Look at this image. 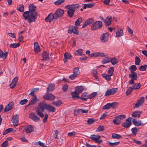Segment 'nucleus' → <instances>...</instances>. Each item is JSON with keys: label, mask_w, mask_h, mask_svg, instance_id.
<instances>
[{"label": "nucleus", "mask_w": 147, "mask_h": 147, "mask_svg": "<svg viewBox=\"0 0 147 147\" xmlns=\"http://www.w3.org/2000/svg\"><path fill=\"white\" fill-rule=\"evenodd\" d=\"M131 131L132 133L135 136L136 135L138 131V129L136 127L132 128L131 129Z\"/></svg>", "instance_id": "45"}, {"label": "nucleus", "mask_w": 147, "mask_h": 147, "mask_svg": "<svg viewBox=\"0 0 147 147\" xmlns=\"http://www.w3.org/2000/svg\"><path fill=\"white\" fill-rule=\"evenodd\" d=\"M116 37H120L123 34V30L121 29H120V30H119L118 31H117L116 33Z\"/></svg>", "instance_id": "32"}, {"label": "nucleus", "mask_w": 147, "mask_h": 147, "mask_svg": "<svg viewBox=\"0 0 147 147\" xmlns=\"http://www.w3.org/2000/svg\"><path fill=\"white\" fill-rule=\"evenodd\" d=\"M65 8L68 9L67 11V13L68 16L70 18H72L74 15V13L75 12L74 10L71 9L69 7L65 6Z\"/></svg>", "instance_id": "18"}, {"label": "nucleus", "mask_w": 147, "mask_h": 147, "mask_svg": "<svg viewBox=\"0 0 147 147\" xmlns=\"http://www.w3.org/2000/svg\"><path fill=\"white\" fill-rule=\"evenodd\" d=\"M17 9L20 12H23L24 11V6L21 5H18L17 7Z\"/></svg>", "instance_id": "37"}, {"label": "nucleus", "mask_w": 147, "mask_h": 147, "mask_svg": "<svg viewBox=\"0 0 147 147\" xmlns=\"http://www.w3.org/2000/svg\"><path fill=\"white\" fill-rule=\"evenodd\" d=\"M90 56L92 57H98V52L92 53L90 55Z\"/></svg>", "instance_id": "62"}, {"label": "nucleus", "mask_w": 147, "mask_h": 147, "mask_svg": "<svg viewBox=\"0 0 147 147\" xmlns=\"http://www.w3.org/2000/svg\"><path fill=\"white\" fill-rule=\"evenodd\" d=\"M30 118L35 122H38L40 120V118L34 113H31L29 115Z\"/></svg>", "instance_id": "8"}, {"label": "nucleus", "mask_w": 147, "mask_h": 147, "mask_svg": "<svg viewBox=\"0 0 147 147\" xmlns=\"http://www.w3.org/2000/svg\"><path fill=\"white\" fill-rule=\"evenodd\" d=\"M140 62L141 60L138 57H136L135 58V64L137 65H139Z\"/></svg>", "instance_id": "42"}, {"label": "nucleus", "mask_w": 147, "mask_h": 147, "mask_svg": "<svg viewBox=\"0 0 147 147\" xmlns=\"http://www.w3.org/2000/svg\"><path fill=\"white\" fill-rule=\"evenodd\" d=\"M20 44V43L18 42V43H13L10 45L9 46L10 47L15 48L18 47Z\"/></svg>", "instance_id": "47"}, {"label": "nucleus", "mask_w": 147, "mask_h": 147, "mask_svg": "<svg viewBox=\"0 0 147 147\" xmlns=\"http://www.w3.org/2000/svg\"><path fill=\"white\" fill-rule=\"evenodd\" d=\"M64 13V11L60 9H57L54 14L55 16V19H57L61 16Z\"/></svg>", "instance_id": "7"}, {"label": "nucleus", "mask_w": 147, "mask_h": 147, "mask_svg": "<svg viewBox=\"0 0 147 147\" xmlns=\"http://www.w3.org/2000/svg\"><path fill=\"white\" fill-rule=\"evenodd\" d=\"M129 69L130 70L131 73V72H134L137 69V68L135 65H133L131 66L129 68Z\"/></svg>", "instance_id": "36"}, {"label": "nucleus", "mask_w": 147, "mask_h": 147, "mask_svg": "<svg viewBox=\"0 0 147 147\" xmlns=\"http://www.w3.org/2000/svg\"><path fill=\"white\" fill-rule=\"evenodd\" d=\"M132 122L136 126H138L140 125H143L144 124H143L141 123L140 122H137V119L136 118L133 119H132ZM146 123V122L144 123L145 124Z\"/></svg>", "instance_id": "23"}, {"label": "nucleus", "mask_w": 147, "mask_h": 147, "mask_svg": "<svg viewBox=\"0 0 147 147\" xmlns=\"http://www.w3.org/2000/svg\"><path fill=\"white\" fill-rule=\"evenodd\" d=\"M109 33L107 32L103 34L100 38L101 41L103 42H105L108 40Z\"/></svg>", "instance_id": "12"}, {"label": "nucleus", "mask_w": 147, "mask_h": 147, "mask_svg": "<svg viewBox=\"0 0 147 147\" xmlns=\"http://www.w3.org/2000/svg\"><path fill=\"white\" fill-rule=\"evenodd\" d=\"M114 71V67H110L108 71V75H110V76H112L113 74Z\"/></svg>", "instance_id": "43"}, {"label": "nucleus", "mask_w": 147, "mask_h": 147, "mask_svg": "<svg viewBox=\"0 0 147 147\" xmlns=\"http://www.w3.org/2000/svg\"><path fill=\"white\" fill-rule=\"evenodd\" d=\"M86 21L87 24L89 25L93 23L94 21V20L93 18H90L87 20Z\"/></svg>", "instance_id": "55"}, {"label": "nucleus", "mask_w": 147, "mask_h": 147, "mask_svg": "<svg viewBox=\"0 0 147 147\" xmlns=\"http://www.w3.org/2000/svg\"><path fill=\"white\" fill-rule=\"evenodd\" d=\"M111 106L110 103H108L105 105L102 108L103 110L108 109L111 108Z\"/></svg>", "instance_id": "49"}, {"label": "nucleus", "mask_w": 147, "mask_h": 147, "mask_svg": "<svg viewBox=\"0 0 147 147\" xmlns=\"http://www.w3.org/2000/svg\"><path fill=\"white\" fill-rule=\"evenodd\" d=\"M45 109L53 112H55V108L54 107L47 105L45 101H42L39 103L38 107L36 108V113L40 117L43 118L44 115L42 112L44 111Z\"/></svg>", "instance_id": "1"}, {"label": "nucleus", "mask_w": 147, "mask_h": 147, "mask_svg": "<svg viewBox=\"0 0 147 147\" xmlns=\"http://www.w3.org/2000/svg\"><path fill=\"white\" fill-rule=\"evenodd\" d=\"M44 99L52 101L55 98V96L52 94L49 93L43 96Z\"/></svg>", "instance_id": "13"}, {"label": "nucleus", "mask_w": 147, "mask_h": 147, "mask_svg": "<svg viewBox=\"0 0 147 147\" xmlns=\"http://www.w3.org/2000/svg\"><path fill=\"white\" fill-rule=\"evenodd\" d=\"M7 52L4 53L0 49V57L3 58V59H5L7 56Z\"/></svg>", "instance_id": "28"}, {"label": "nucleus", "mask_w": 147, "mask_h": 147, "mask_svg": "<svg viewBox=\"0 0 147 147\" xmlns=\"http://www.w3.org/2000/svg\"><path fill=\"white\" fill-rule=\"evenodd\" d=\"M118 104V103L117 102H114L110 103L111 107L113 109L117 107Z\"/></svg>", "instance_id": "44"}, {"label": "nucleus", "mask_w": 147, "mask_h": 147, "mask_svg": "<svg viewBox=\"0 0 147 147\" xmlns=\"http://www.w3.org/2000/svg\"><path fill=\"white\" fill-rule=\"evenodd\" d=\"M37 100H39L36 97L32 99L29 102V105H34L35 104Z\"/></svg>", "instance_id": "34"}, {"label": "nucleus", "mask_w": 147, "mask_h": 147, "mask_svg": "<svg viewBox=\"0 0 147 147\" xmlns=\"http://www.w3.org/2000/svg\"><path fill=\"white\" fill-rule=\"evenodd\" d=\"M23 16L26 20H28V21L29 23L34 22L32 21V20H31V19L30 18V13L28 11L24 12L23 13Z\"/></svg>", "instance_id": "11"}, {"label": "nucleus", "mask_w": 147, "mask_h": 147, "mask_svg": "<svg viewBox=\"0 0 147 147\" xmlns=\"http://www.w3.org/2000/svg\"><path fill=\"white\" fill-rule=\"evenodd\" d=\"M100 136L99 135H96L93 134L91 135L90 138L94 141L95 142L99 144H100L102 142V140L99 139L100 138Z\"/></svg>", "instance_id": "6"}, {"label": "nucleus", "mask_w": 147, "mask_h": 147, "mask_svg": "<svg viewBox=\"0 0 147 147\" xmlns=\"http://www.w3.org/2000/svg\"><path fill=\"white\" fill-rule=\"evenodd\" d=\"M79 94L78 93L75 91V92H73L71 93L72 97L74 99H75L76 98H80V96L78 95Z\"/></svg>", "instance_id": "29"}, {"label": "nucleus", "mask_w": 147, "mask_h": 147, "mask_svg": "<svg viewBox=\"0 0 147 147\" xmlns=\"http://www.w3.org/2000/svg\"><path fill=\"white\" fill-rule=\"evenodd\" d=\"M8 144V142L7 141L4 142L1 144V146L3 147H6L7 146Z\"/></svg>", "instance_id": "61"}, {"label": "nucleus", "mask_w": 147, "mask_h": 147, "mask_svg": "<svg viewBox=\"0 0 147 147\" xmlns=\"http://www.w3.org/2000/svg\"><path fill=\"white\" fill-rule=\"evenodd\" d=\"M110 61V62H111L112 64L113 65H115L117 64L118 62V60L115 58H113L111 59Z\"/></svg>", "instance_id": "40"}, {"label": "nucleus", "mask_w": 147, "mask_h": 147, "mask_svg": "<svg viewBox=\"0 0 147 147\" xmlns=\"http://www.w3.org/2000/svg\"><path fill=\"white\" fill-rule=\"evenodd\" d=\"M65 1V0H57L55 2V4L56 5H60L62 3Z\"/></svg>", "instance_id": "51"}, {"label": "nucleus", "mask_w": 147, "mask_h": 147, "mask_svg": "<svg viewBox=\"0 0 147 147\" xmlns=\"http://www.w3.org/2000/svg\"><path fill=\"white\" fill-rule=\"evenodd\" d=\"M55 85L54 84H51L48 86L47 90V92H52L55 88Z\"/></svg>", "instance_id": "27"}, {"label": "nucleus", "mask_w": 147, "mask_h": 147, "mask_svg": "<svg viewBox=\"0 0 147 147\" xmlns=\"http://www.w3.org/2000/svg\"><path fill=\"white\" fill-rule=\"evenodd\" d=\"M77 76L74 74L73 73V74L70 76L69 77V78L70 79L73 80L76 77H77Z\"/></svg>", "instance_id": "64"}, {"label": "nucleus", "mask_w": 147, "mask_h": 147, "mask_svg": "<svg viewBox=\"0 0 147 147\" xmlns=\"http://www.w3.org/2000/svg\"><path fill=\"white\" fill-rule=\"evenodd\" d=\"M142 112L140 111H136L134 112L132 114V116L134 117H138L139 118L142 113Z\"/></svg>", "instance_id": "22"}, {"label": "nucleus", "mask_w": 147, "mask_h": 147, "mask_svg": "<svg viewBox=\"0 0 147 147\" xmlns=\"http://www.w3.org/2000/svg\"><path fill=\"white\" fill-rule=\"evenodd\" d=\"M82 18H78L75 23V25L76 26H78L80 24V23L82 21Z\"/></svg>", "instance_id": "39"}, {"label": "nucleus", "mask_w": 147, "mask_h": 147, "mask_svg": "<svg viewBox=\"0 0 147 147\" xmlns=\"http://www.w3.org/2000/svg\"><path fill=\"white\" fill-rule=\"evenodd\" d=\"M42 57L43 59L42 60H48L49 59L48 53L46 51L44 52L42 54Z\"/></svg>", "instance_id": "24"}, {"label": "nucleus", "mask_w": 147, "mask_h": 147, "mask_svg": "<svg viewBox=\"0 0 147 147\" xmlns=\"http://www.w3.org/2000/svg\"><path fill=\"white\" fill-rule=\"evenodd\" d=\"M102 26V22L100 21H96L93 23L91 27L92 30H96L101 28Z\"/></svg>", "instance_id": "3"}, {"label": "nucleus", "mask_w": 147, "mask_h": 147, "mask_svg": "<svg viewBox=\"0 0 147 147\" xmlns=\"http://www.w3.org/2000/svg\"><path fill=\"white\" fill-rule=\"evenodd\" d=\"M109 62H110V60L108 57L103 59L102 61V63L103 64L108 63Z\"/></svg>", "instance_id": "52"}, {"label": "nucleus", "mask_w": 147, "mask_h": 147, "mask_svg": "<svg viewBox=\"0 0 147 147\" xmlns=\"http://www.w3.org/2000/svg\"><path fill=\"white\" fill-rule=\"evenodd\" d=\"M82 49H79L76 51L75 54L76 55H82L83 54L82 53Z\"/></svg>", "instance_id": "54"}, {"label": "nucleus", "mask_w": 147, "mask_h": 147, "mask_svg": "<svg viewBox=\"0 0 147 147\" xmlns=\"http://www.w3.org/2000/svg\"><path fill=\"white\" fill-rule=\"evenodd\" d=\"M12 122L14 124V126H17L18 124V115L17 114L15 115L12 118Z\"/></svg>", "instance_id": "14"}, {"label": "nucleus", "mask_w": 147, "mask_h": 147, "mask_svg": "<svg viewBox=\"0 0 147 147\" xmlns=\"http://www.w3.org/2000/svg\"><path fill=\"white\" fill-rule=\"evenodd\" d=\"M131 123H130V122L129 123L127 121H125L122 123V126L124 127L125 128H128L131 125Z\"/></svg>", "instance_id": "30"}, {"label": "nucleus", "mask_w": 147, "mask_h": 147, "mask_svg": "<svg viewBox=\"0 0 147 147\" xmlns=\"http://www.w3.org/2000/svg\"><path fill=\"white\" fill-rule=\"evenodd\" d=\"M34 50L36 53H38L40 51V46L37 42L34 43Z\"/></svg>", "instance_id": "21"}, {"label": "nucleus", "mask_w": 147, "mask_h": 147, "mask_svg": "<svg viewBox=\"0 0 147 147\" xmlns=\"http://www.w3.org/2000/svg\"><path fill=\"white\" fill-rule=\"evenodd\" d=\"M131 88V87H129L127 90L126 93V94L127 95H128L131 93L132 91V89Z\"/></svg>", "instance_id": "56"}, {"label": "nucleus", "mask_w": 147, "mask_h": 147, "mask_svg": "<svg viewBox=\"0 0 147 147\" xmlns=\"http://www.w3.org/2000/svg\"><path fill=\"white\" fill-rule=\"evenodd\" d=\"M80 109H79L77 110H75L74 111V114L75 115H78L79 113H81Z\"/></svg>", "instance_id": "60"}, {"label": "nucleus", "mask_w": 147, "mask_h": 147, "mask_svg": "<svg viewBox=\"0 0 147 147\" xmlns=\"http://www.w3.org/2000/svg\"><path fill=\"white\" fill-rule=\"evenodd\" d=\"M62 102L61 101L59 100H58L56 101H54L52 103V104L56 106H59L61 104Z\"/></svg>", "instance_id": "35"}, {"label": "nucleus", "mask_w": 147, "mask_h": 147, "mask_svg": "<svg viewBox=\"0 0 147 147\" xmlns=\"http://www.w3.org/2000/svg\"><path fill=\"white\" fill-rule=\"evenodd\" d=\"M13 129L12 128H9L6 129L3 133V135H5L8 133L12 131Z\"/></svg>", "instance_id": "53"}, {"label": "nucleus", "mask_w": 147, "mask_h": 147, "mask_svg": "<svg viewBox=\"0 0 147 147\" xmlns=\"http://www.w3.org/2000/svg\"><path fill=\"white\" fill-rule=\"evenodd\" d=\"M125 116L123 115L116 116L115 117V119H113V122L114 124L119 125L121 123V120L125 118Z\"/></svg>", "instance_id": "4"}, {"label": "nucleus", "mask_w": 147, "mask_h": 147, "mask_svg": "<svg viewBox=\"0 0 147 147\" xmlns=\"http://www.w3.org/2000/svg\"><path fill=\"white\" fill-rule=\"evenodd\" d=\"M95 121L94 119L93 118H89L87 121L88 124L90 125L93 123Z\"/></svg>", "instance_id": "48"}, {"label": "nucleus", "mask_w": 147, "mask_h": 147, "mask_svg": "<svg viewBox=\"0 0 147 147\" xmlns=\"http://www.w3.org/2000/svg\"><path fill=\"white\" fill-rule=\"evenodd\" d=\"M80 5L78 3L71 5H66V7H69L71 9H74L75 11V10L78 9Z\"/></svg>", "instance_id": "19"}, {"label": "nucleus", "mask_w": 147, "mask_h": 147, "mask_svg": "<svg viewBox=\"0 0 147 147\" xmlns=\"http://www.w3.org/2000/svg\"><path fill=\"white\" fill-rule=\"evenodd\" d=\"M112 20V17L110 16H108L104 20L106 26H109L111 24Z\"/></svg>", "instance_id": "20"}, {"label": "nucleus", "mask_w": 147, "mask_h": 147, "mask_svg": "<svg viewBox=\"0 0 147 147\" xmlns=\"http://www.w3.org/2000/svg\"><path fill=\"white\" fill-rule=\"evenodd\" d=\"M71 57V55L68 52H65L64 54V58L69 59Z\"/></svg>", "instance_id": "50"}, {"label": "nucleus", "mask_w": 147, "mask_h": 147, "mask_svg": "<svg viewBox=\"0 0 147 147\" xmlns=\"http://www.w3.org/2000/svg\"><path fill=\"white\" fill-rule=\"evenodd\" d=\"M28 102V100L27 99H24L21 100L20 102V104L21 105H23L26 103Z\"/></svg>", "instance_id": "58"}, {"label": "nucleus", "mask_w": 147, "mask_h": 147, "mask_svg": "<svg viewBox=\"0 0 147 147\" xmlns=\"http://www.w3.org/2000/svg\"><path fill=\"white\" fill-rule=\"evenodd\" d=\"M120 143L119 142H111L109 141L107 142V144H109L110 146H117Z\"/></svg>", "instance_id": "41"}, {"label": "nucleus", "mask_w": 147, "mask_h": 147, "mask_svg": "<svg viewBox=\"0 0 147 147\" xmlns=\"http://www.w3.org/2000/svg\"><path fill=\"white\" fill-rule=\"evenodd\" d=\"M95 4V3H90L88 4H84V5H86L87 7L88 8H91L93 7Z\"/></svg>", "instance_id": "57"}, {"label": "nucleus", "mask_w": 147, "mask_h": 147, "mask_svg": "<svg viewBox=\"0 0 147 147\" xmlns=\"http://www.w3.org/2000/svg\"><path fill=\"white\" fill-rule=\"evenodd\" d=\"M117 91V88H113L107 90L105 94L106 96H108L110 95H112L115 93Z\"/></svg>", "instance_id": "10"}, {"label": "nucleus", "mask_w": 147, "mask_h": 147, "mask_svg": "<svg viewBox=\"0 0 147 147\" xmlns=\"http://www.w3.org/2000/svg\"><path fill=\"white\" fill-rule=\"evenodd\" d=\"M97 129L98 131H102L104 130V127L103 126L100 125Z\"/></svg>", "instance_id": "59"}, {"label": "nucleus", "mask_w": 147, "mask_h": 147, "mask_svg": "<svg viewBox=\"0 0 147 147\" xmlns=\"http://www.w3.org/2000/svg\"><path fill=\"white\" fill-rule=\"evenodd\" d=\"M34 130L33 127L31 125H29L27 126L25 131L27 133H30Z\"/></svg>", "instance_id": "26"}, {"label": "nucleus", "mask_w": 147, "mask_h": 147, "mask_svg": "<svg viewBox=\"0 0 147 147\" xmlns=\"http://www.w3.org/2000/svg\"><path fill=\"white\" fill-rule=\"evenodd\" d=\"M144 97H141L137 101L135 104L134 107L138 108L140 106L142 105L144 102Z\"/></svg>", "instance_id": "16"}, {"label": "nucleus", "mask_w": 147, "mask_h": 147, "mask_svg": "<svg viewBox=\"0 0 147 147\" xmlns=\"http://www.w3.org/2000/svg\"><path fill=\"white\" fill-rule=\"evenodd\" d=\"M84 90V88L82 86H78L75 88V91L79 94L81 93Z\"/></svg>", "instance_id": "25"}, {"label": "nucleus", "mask_w": 147, "mask_h": 147, "mask_svg": "<svg viewBox=\"0 0 147 147\" xmlns=\"http://www.w3.org/2000/svg\"><path fill=\"white\" fill-rule=\"evenodd\" d=\"M78 27L75 26H72L71 29H69L68 30V33L71 34L73 33L74 34H76L78 35L79 34V32L78 30Z\"/></svg>", "instance_id": "9"}, {"label": "nucleus", "mask_w": 147, "mask_h": 147, "mask_svg": "<svg viewBox=\"0 0 147 147\" xmlns=\"http://www.w3.org/2000/svg\"><path fill=\"white\" fill-rule=\"evenodd\" d=\"M13 105V102H9L5 108L4 110V112H7L10 111L12 109Z\"/></svg>", "instance_id": "15"}, {"label": "nucleus", "mask_w": 147, "mask_h": 147, "mask_svg": "<svg viewBox=\"0 0 147 147\" xmlns=\"http://www.w3.org/2000/svg\"><path fill=\"white\" fill-rule=\"evenodd\" d=\"M55 19V16L53 13L50 14L46 18L45 21L47 22H51L53 20Z\"/></svg>", "instance_id": "17"}, {"label": "nucleus", "mask_w": 147, "mask_h": 147, "mask_svg": "<svg viewBox=\"0 0 147 147\" xmlns=\"http://www.w3.org/2000/svg\"><path fill=\"white\" fill-rule=\"evenodd\" d=\"M102 76L108 81L110 80L111 79L110 77L111 76H110V75H107L106 74H102Z\"/></svg>", "instance_id": "31"}, {"label": "nucleus", "mask_w": 147, "mask_h": 147, "mask_svg": "<svg viewBox=\"0 0 147 147\" xmlns=\"http://www.w3.org/2000/svg\"><path fill=\"white\" fill-rule=\"evenodd\" d=\"M36 7L33 4L29 5V10L28 11L30 13V18L32 21H35L36 19L37 18L38 16L37 12L36 11Z\"/></svg>", "instance_id": "2"}, {"label": "nucleus", "mask_w": 147, "mask_h": 147, "mask_svg": "<svg viewBox=\"0 0 147 147\" xmlns=\"http://www.w3.org/2000/svg\"><path fill=\"white\" fill-rule=\"evenodd\" d=\"M96 95L97 93L96 92H93L90 94L88 95V98L89 99H91L94 97L96 96Z\"/></svg>", "instance_id": "46"}, {"label": "nucleus", "mask_w": 147, "mask_h": 147, "mask_svg": "<svg viewBox=\"0 0 147 147\" xmlns=\"http://www.w3.org/2000/svg\"><path fill=\"white\" fill-rule=\"evenodd\" d=\"M129 77L131 79L129 82V84L131 85L134 84V80H137L138 78L137 74L135 72H131L129 74Z\"/></svg>", "instance_id": "5"}, {"label": "nucleus", "mask_w": 147, "mask_h": 147, "mask_svg": "<svg viewBox=\"0 0 147 147\" xmlns=\"http://www.w3.org/2000/svg\"><path fill=\"white\" fill-rule=\"evenodd\" d=\"M48 118V115L47 114L45 115V117L43 120V122L44 123H45L47 121V119Z\"/></svg>", "instance_id": "63"}, {"label": "nucleus", "mask_w": 147, "mask_h": 147, "mask_svg": "<svg viewBox=\"0 0 147 147\" xmlns=\"http://www.w3.org/2000/svg\"><path fill=\"white\" fill-rule=\"evenodd\" d=\"M79 67H76L74 69V74L78 76L80 74V72L79 71Z\"/></svg>", "instance_id": "38"}, {"label": "nucleus", "mask_w": 147, "mask_h": 147, "mask_svg": "<svg viewBox=\"0 0 147 147\" xmlns=\"http://www.w3.org/2000/svg\"><path fill=\"white\" fill-rule=\"evenodd\" d=\"M112 137L113 138L118 139L122 138V136L121 135L115 133L112 134Z\"/></svg>", "instance_id": "33"}]
</instances>
